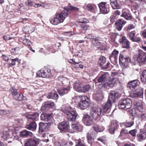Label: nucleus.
<instances>
[{
  "instance_id": "1",
  "label": "nucleus",
  "mask_w": 146,
  "mask_h": 146,
  "mask_svg": "<svg viewBox=\"0 0 146 146\" xmlns=\"http://www.w3.org/2000/svg\"><path fill=\"white\" fill-rule=\"evenodd\" d=\"M117 95V94L115 91H111L110 93L108 102L103 105V113H105L107 111L111 106L112 103L115 101Z\"/></svg>"
},
{
  "instance_id": "2",
  "label": "nucleus",
  "mask_w": 146,
  "mask_h": 146,
  "mask_svg": "<svg viewBox=\"0 0 146 146\" xmlns=\"http://www.w3.org/2000/svg\"><path fill=\"white\" fill-rule=\"evenodd\" d=\"M72 109L70 107L61 109L62 111L67 115L68 120L70 121H75L78 115L76 111L72 110Z\"/></svg>"
},
{
  "instance_id": "3",
  "label": "nucleus",
  "mask_w": 146,
  "mask_h": 146,
  "mask_svg": "<svg viewBox=\"0 0 146 146\" xmlns=\"http://www.w3.org/2000/svg\"><path fill=\"white\" fill-rule=\"evenodd\" d=\"M132 101L129 98L124 99L119 102L118 106L119 109H127L131 107Z\"/></svg>"
},
{
  "instance_id": "4",
  "label": "nucleus",
  "mask_w": 146,
  "mask_h": 146,
  "mask_svg": "<svg viewBox=\"0 0 146 146\" xmlns=\"http://www.w3.org/2000/svg\"><path fill=\"white\" fill-rule=\"evenodd\" d=\"M74 87L76 90L78 92H86L90 89V86L89 85H85L82 87V84L79 81L76 82L74 85Z\"/></svg>"
},
{
  "instance_id": "5",
  "label": "nucleus",
  "mask_w": 146,
  "mask_h": 146,
  "mask_svg": "<svg viewBox=\"0 0 146 146\" xmlns=\"http://www.w3.org/2000/svg\"><path fill=\"white\" fill-rule=\"evenodd\" d=\"M119 60L121 66L123 68L127 67L129 62H130L131 61L129 57L124 56L122 54H120Z\"/></svg>"
},
{
  "instance_id": "6",
  "label": "nucleus",
  "mask_w": 146,
  "mask_h": 146,
  "mask_svg": "<svg viewBox=\"0 0 146 146\" xmlns=\"http://www.w3.org/2000/svg\"><path fill=\"white\" fill-rule=\"evenodd\" d=\"M37 75L39 77H49L51 76L52 74L50 70L46 68L44 70L41 69L38 71L37 72Z\"/></svg>"
},
{
  "instance_id": "7",
  "label": "nucleus",
  "mask_w": 146,
  "mask_h": 146,
  "mask_svg": "<svg viewBox=\"0 0 146 146\" xmlns=\"http://www.w3.org/2000/svg\"><path fill=\"white\" fill-rule=\"evenodd\" d=\"M137 60L142 64H146V53L142 50H139Z\"/></svg>"
},
{
  "instance_id": "8",
  "label": "nucleus",
  "mask_w": 146,
  "mask_h": 146,
  "mask_svg": "<svg viewBox=\"0 0 146 146\" xmlns=\"http://www.w3.org/2000/svg\"><path fill=\"white\" fill-rule=\"evenodd\" d=\"M102 110L99 108H91L90 114L93 118L96 119L98 118L101 114Z\"/></svg>"
},
{
  "instance_id": "9",
  "label": "nucleus",
  "mask_w": 146,
  "mask_h": 146,
  "mask_svg": "<svg viewBox=\"0 0 146 146\" xmlns=\"http://www.w3.org/2000/svg\"><path fill=\"white\" fill-rule=\"evenodd\" d=\"M98 7L100 12L102 13L107 14L110 11L109 5L106 3L101 2L99 4Z\"/></svg>"
},
{
  "instance_id": "10",
  "label": "nucleus",
  "mask_w": 146,
  "mask_h": 146,
  "mask_svg": "<svg viewBox=\"0 0 146 146\" xmlns=\"http://www.w3.org/2000/svg\"><path fill=\"white\" fill-rule=\"evenodd\" d=\"M82 121L84 125L86 126H90L93 123L92 118L87 114L84 115Z\"/></svg>"
},
{
  "instance_id": "11",
  "label": "nucleus",
  "mask_w": 146,
  "mask_h": 146,
  "mask_svg": "<svg viewBox=\"0 0 146 146\" xmlns=\"http://www.w3.org/2000/svg\"><path fill=\"white\" fill-rule=\"evenodd\" d=\"M106 62V58L103 56H101L99 58L98 63L104 69H106L108 68L109 66L110 63L108 62L104 64Z\"/></svg>"
},
{
  "instance_id": "12",
  "label": "nucleus",
  "mask_w": 146,
  "mask_h": 146,
  "mask_svg": "<svg viewBox=\"0 0 146 146\" xmlns=\"http://www.w3.org/2000/svg\"><path fill=\"white\" fill-rule=\"evenodd\" d=\"M140 84L139 81L137 80H133L128 83V86L130 89L134 92L137 89V87Z\"/></svg>"
},
{
  "instance_id": "13",
  "label": "nucleus",
  "mask_w": 146,
  "mask_h": 146,
  "mask_svg": "<svg viewBox=\"0 0 146 146\" xmlns=\"http://www.w3.org/2000/svg\"><path fill=\"white\" fill-rule=\"evenodd\" d=\"M50 127L49 123L40 122L39 123V131L41 133L48 131Z\"/></svg>"
},
{
  "instance_id": "14",
  "label": "nucleus",
  "mask_w": 146,
  "mask_h": 146,
  "mask_svg": "<svg viewBox=\"0 0 146 146\" xmlns=\"http://www.w3.org/2000/svg\"><path fill=\"white\" fill-rule=\"evenodd\" d=\"M38 139L35 138L28 139L25 143V146H37Z\"/></svg>"
},
{
  "instance_id": "15",
  "label": "nucleus",
  "mask_w": 146,
  "mask_h": 146,
  "mask_svg": "<svg viewBox=\"0 0 146 146\" xmlns=\"http://www.w3.org/2000/svg\"><path fill=\"white\" fill-rule=\"evenodd\" d=\"M60 23L64 22L65 19L67 17L68 14L66 10L60 13H57L55 15Z\"/></svg>"
},
{
  "instance_id": "16",
  "label": "nucleus",
  "mask_w": 146,
  "mask_h": 146,
  "mask_svg": "<svg viewBox=\"0 0 146 146\" xmlns=\"http://www.w3.org/2000/svg\"><path fill=\"white\" fill-rule=\"evenodd\" d=\"M119 41L122 45L123 48H129V42L125 36H122L119 39Z\"/></svg>"
},
{
  "instance_id": "17",
  "label": "nucleus",
  "mask_w": 146,
  "mask_h": 146,
  "mask_svg": "<svg viewBox=\"0 0 146 146\" xmlns=\"http://www.w3.org/2000/svg\"><path fill=\"white\" fill-rule=\"evenodd\" d=\"M118 126V122L116 121L112 120L111 125L109 126V130L110 133L111 134H113Z\"/></svg>"
},
{
  "instance_id": "18",
  "label": "nucleus",
  "mask_w": 146,
  "mask_h": 146,
  "mask_svg": "<svg viewBox=\"0 0 146 146\" xmlns=\"http://www.w3.org/2000/svg\"><path fill=\"white\" fill-rule=\"evenodd\" d=\"M72 129L73 131L71 132V133H74L76 131H80L82 129V127L79 123H73L71 125Z\"/></svg>"
},
{
  "instance_id": "19",
  "label": "nucleus",
  "mask_w": 146,
  "mask_h": 146,
  "mask_svg": "<svg viewBox=\"0 0 146 146\" xmlns=\"http://www.w3.org/2000/svg\"><path fill=\"white\" fill-rule=\"evenodd\" d=\"M93 97L96 100L100 101L103 99V96L102 92L99 90L93 94Z\"/></svg>"
},
{
  "instance_id": "20",
  "label": "nucleus",
  "mask_w": 146,
  "mask_h": 146,
  "mask_svg": "<svg viewBox=\"0 0 146 146\" xmlns=\"http://www.w3.org/2000/svg\"><path fill=\"white\" fill-rule=\"evenodd\" d=\"M68 123L63 121L60 123L58 126V128L61 131H66L68 128Z\"/></svg>"
},
{
  "instance_id": "21",
  "label": "nucleus",
  "mask_w": 146,
  "mask_h": 146,
  "mask_svg": "<svg viewBox=\"0 0 146 146\" xmlns=\"http://www.w3.org/2000/svg\"><path fill=\"white\" fill-rule=\"evenodd\" d=\"M2 135V137L4 140H7L12 138L11 133L9 131H4Z\"/></svg>"
},
{
  "instance_id": "22",
  "label": "nucleus",
  "mask_w": 146,
  "mask_h": 146,
  "mask_svg": "<svg viewBox=\"0 0 146 146\" xmlns=\"http://www.w3.org/2000/svg\"><path fill=\"white\" fill-rule=\"evenodd\" d=\"M70 90V87L68 86L59 89L58 90V91L59 95L61 96H62L68 93Z\"/></svg>"
},
{
  "instance_id": "23",
  "label": "nucleus",
  "mask_w": 146,
  "mask_h": 146,
  "mask_svg": "<svg viewBox=\"0 0 146 146\" xmlns=\"http://www.w3.org/2000/svg\"><path fill=\"white\" fill-rule=\"evenodd\" d=\"M20 135L23 137H26L29 136H32L33 133L32 132L24 130L21 131L20 133Z\"/></svg>"
},
{
  "instance_id": "24",
  "label": "nucleus",
  "mask_w": 146,
  "mask_h": 146,
  "mask_svg": "<svg viewBox=\"0 0 146 146\" xmlns=\"http://www.w3.org/2000/svg\"><path fill=\"white\" fill-rule=\"evenodd\" d=\"M137 137L138 140L140 141L146 139V131H141L137 135Z\"/></svg>"
},
{
  "instance_id": "25",
  "label": "nucleus",
  "mask_w": 146,
  "mask_h": 146,
  "mask_svg": "<svg viewBox=\"0 0 146 146\" xmlns=\"http://www.w3.org/2000/svg\"><path fill=\"white\" fill-rule=\"evenodd\" d=\"M40 117L41 120L48 121L51 118V115L50 114L43 113L41 114Z\"/></svg>"
},
{
  "instance_id": "26",
  "label": "nucleus",
  "mask_w": 146,
  "mask_h": 146,
  "mask_svg": "<svg viewBox=\"0 0 146 146\" xmlns=\"http://www.w3.org/2000/svg\"><path fill=\"white\" fill-rule=\"evenodd\" d=\"M117 80V78H113L110 79L108 82L106 83V84L109 86L111 88L113 87L115 84Z\"/></svg>"
},
{
  "instance_id": "27",
  "label": "nucleus",
  "mask_w": 146,
  "mask_h": 146,
  "mask_svg": "<svg viewBox=\"0 0 146 146\" xmlns=\"http://www.w3.org/2000/svg\"><path fill=\"white\" fill-rule=\"evenodd\" d=\"M36 124L35 122H31L29 124L27 125L26 126V128L29 130L34 131L36 129Z\"/></svg>"
},
{
  "instance_id": "28",
  "label": "nucleus",
  "mask_w": 146,
  "mask_h": 146,
  "mask_svg": "<svg viewBox=\"0 0 146 146\" xmlns=\"http://www.w3.org/2000/svg\"><path fill=\"white\" fill-rule=\"evenodd\" d=\"M135 108L140 111L141 112L143 111V106L142 103L141 101L135 102L134 104Z\"/></svg>"
},
{
  "instance_id": "29",
  "label": "nucleus",
  "mask_w": 146,
  "mask_h": 146,
  "mask_svg": "<svg viewBox=\"0 0 146 146\" xmlns=\"http://www.w3.org/2000/svg\"><path fill=\"white\" fill-rule=\"evenodd\" d=\"M139 91L138 92L133 93L131 95V96L132 97H137L142 96L143 93V91L142 89L139 88Z\"/></svg>"
},
{
  "instance_id": "30",
  "label": "nucleus",
  "mask_w": 146,
  "mask_h": 146,
  "mask_svg": "<svg viewBox=\"0 0 146 146\" xmlns=\"http://www.w3.org/2000/svg\"><path fill=\"white\" fill-rule=\"evenodd\" d=\"M89 105V103L86 102H80L78 105V108L84 109Z\"/></svg>"
},
{
  "instance_id": "31",
  "label": "nucleus",
  "mask_w": 146,
  "mask_h": 146,
  "mask_svg": "<svg viewBox=\"0 0 146 146\" xmlns=\"http://www.w3.org/2000/svg\"><path fill=\"white\" fill-rule=\"evenodd\" d=\"M65 9L67 13L70 10L72 11H78L79 10L78 8L71 6L70 3L68 4V6L65 8Z\"/></svg>"
},
{
  "instance_id": "32",
  "label": "nucleus",
  "mask_w": 146,
  "mask_h": 146,
  "mask_svg": "<svg viewBox=\"0 0 146 146\" xmlns=\"http://www.w3.org/2000/svg\"><path fill=\"white\" fill-rule=\"evenodd\" d=\"M108 75L105 74L101 76L98 79V83H102L106 81Z\"/></svg>"
},
{
  "instance_id": "33",
  "label": "nucleus",
  "mask_w": 146,
  "mask_h": 146,
  "mask_svg": "<svg viewBox=\"0 0 146 146\" xmlns=\"http://www.w3.org/2000/svg\"><path fill=\"white\" fill-rule=\"evenodd\" d=\"M47 98L49 99L57 100L58 98V95L55 93H49L47 97Z\"/></svg>"
},
{
  "instance_id": "34",
  "label": "nucleus",
  "mask_w": 146,
  "mask_h": 146,
  "mask_svg": "<svg viewBox=\"0 0 146 146\" xmlns=\"http://www.w3.org/2000/svg\"><path fill=\"white\" fill-rule=\"evenodd\" d=\"M39 114L37 112H35L32 114H29L27 116V118L29 119L34 120L38 117Z\"/></svg>"
},
{
  "instance_id": "35",
  "label": "nucleus",
  "mask_w": 146,
  "mask_h": 146,
  "mask_svg": "<svg viewBox=\"0 0 146 146\" xmlns=\"http://www.w3.org/2000/svg\"><path fill=\"white\" fill-rule=\"evenodd\" d=\"M50 23L54 25H57L60 22L55 15V16L51 20H50Z\"/></svg>"
},
{
  "instance_id": "36",
  "label": "nucleus",
  "mask_w": 146,
  "mask_h": 146,
  "mask_svg": "<svg viewBox=\"0 0 146 146\" xmlns=\"http://www.w3.org/2000/svg\"><path fill=\"white\" fill-rule=\"evenodd\" d=\"M121 16L123 17L127 20H131L132 19V17L131 15L125 12L122 13Z\"/></svg>"
},
{
  "instance_id": "37",
  "label": "nucleus",
  "mask_w": 146,
  "mask_h": 146,
  "mask_svg": "<svg viewBox=\"0 0 146 146\" xmlns=\"http://www.w3.org/2000/svg\"><path fill=\"white\" fill-rule=\"evenodd\" d=\"M110 4L113 9L119 8V6L117 4L116 0H110Z\"/></svg>"
},
{
  "instance_id": "38",
  "label": "nucleus",
  "mask_w": 146,
  "mask_h": 146,
  "mask_svg": "<svg viewBox=\"0 0 146 146\" xmlns=\"http://www.w3.org/2000/svg\"><path fill=\"white\" fill-rule=\"evenodd\" d=\"M13 98L15 100H21L25 99V97H24L22 94L19 93L13 96Z\"/></svg>"
},
{
  "instance_id": "39",
  "label": "nucleus",
  "mask_w": 146,
  "mask_h": 146,
  "mask_svg": "<svg viewBox=\"0 0 146 146\" xmlns=\"http://www.w3.org/2000/svg\"><path fill=\"white\" fill-rule=\"evenodd\" d=\"M141 79L142 82L146 83V70H144L143 71L141 77Z\"/></svg>"
},
{
  "instance_id": "40",
  "label": "nucleus",
  "mask_w": 146,
  "mask_h": 146,
  "mask_svg": "<svg viewBox=\"0 0 146 146\" xmlns=\"http://www.w3.org/2000/svg\"><path fill=\"white\" fill-rule=\"evenodd\" d=\"M120 14V12L118 10H116L114 13L113 15L112 16L111 21H114V19H116L117 17V15H119Z\"/></svg>"
},
{
  "instance_id": "41",
  "label": "nucleus",
  "mask_w": 146,
  "mask_h": 146,
  "mask_svg": "<svg viewBox=\"0 0 146 146\" xmlns=\"http://www.w3.org/2000/svg\"><path fill=\"white\" fill-rule=\"evenodd\" d=\"M12 62L11 63H9L8 64L9 66L10 67H11L15 65V62H19V59L17 58L15 59H11Z\"/></svg>"
},
{
  "instance_id": "42",
  "label": "nucleus",
  "mask_w": 146,
  "mask_h": 146,
  "mask_svg": "<svg viewBox=\"0 0 146 146\" xmlns=\"http://www.w3.org/2000/svg\"><path fill=\"white\" fill-rule=\"evenodd\" d=\"M133 124L134 121L133 120H132L130 121L124 123V125L126 127H129L133 125Z\"/></svg>"
},
{
  "instance_id": "43",
  "label": "nucleus",
  "mask_w": 146,
  "mask_h": 146,
  "mask_svg": "<svg viewBox=\"0 0 146 146\" xmlns=\"http://www.w3.org/2000/svg\"><path fill=\"white\" fill-rule=\"evenodd\" d=\"M9 91L11 93L13 97L18 93L17 90L14 87H11L9 89Z\"/></svg>"
},
{
  "instance_id": "44",
  "label": "nucleus",
  "mask_w": 146,
  "mask_h": 146,
  "mask_svg": "<svg viewBox=\"0 0 146 146\" xmlns=\"http://www.w3.org/2000/svg\"><path fill=\"white\" fill-rule=\"evenodd\" d=\"M95 5L93 4H88L87 5L88 9L90 11H93L94 9Z\"/></svg>"
},
{
  "instance_id": "45",
  "label": "nucleus",
  "mask_w": 146,
  "mask_h": 146,
  "mask_svg": "<svg viewBox=\"0 0 146 146\" xmlns=\"http://www.w3.org/2000/svg\"><path fill=\"white\" fill-rule=\"evenodd\" d=\"M118 54V51L115 50H114L112 52L111 55H110V59L112 57H113L115 59L116 55Z\"/></svg>"
},
{
  "instance_id": "46",
  "label": "nucleus",
  "mask_w": 146,
  "mask_h": 146,
  "mask_svg": "<svg viewBox=\"0 0 146 146\" xmlns=\"http://www.w3.org/2000/svg\"><path fill=\"white\" fill-rule=\"evenodd\" d=\"M46 103L47 104L48 108H53L55 107V104L53 102H50L48 101L46 102Z\"/></svg>"
},
{
  "instance_id": "47",
  "label": "nucleus",
  "mask_w": 146,
  "mask_h": 146,
  "mask_svg": "<svg viewBox=\"0 0 146 146\" xmlns=\"http://www.w3.org/2000/svg\"><path fill=\"white\" fill-rule=\"evenodd\" d=\"M87 138L88 143L90 144H91L92 142L93 139L91 134L89 133H88L87 135Z\"/></svg>"
},
{
  "instance_id": "48",
  "label": "nucleus",
  "mask_w": 146,
  "mask_h": 146,
  "mask_svg": "<svg viewBox=\"0 0 146 146\" xmlns=\"http://www.w3.org/2000/svg\"><path fill=\"white\" fill-rule=\"evenodd\" d=\"M74 59H72V60L73 62V63L69 62L70 63L72 64V66L75 68H79V62H76L74 61Z\"/></svg>"
},
{
  "instance_id": "49",
  "label": "nucleus",
  "mask_w": 146,
  "mask_h": 146,
  "mask_svg": "<svg viewBox=\"0 0 146 146\" xmlns=\"http://www.w3.org/2000/svg\"><path fill=\"white\" fill-rule=\"evenodd\" d=\"M81 98V101L80 102H88L89 99L88 98L85 96H80Z\"/></svg>"
},
{
  "instance_id": "50",
  "label": "nucleus",
  "mask_w": 146,
  "mask_h": 146,
  "mask_svg": "<svg viewBox=\"0 0 146 146\" xmlns=\"http://www.w3.org/2000/svg\"><path fill=\"white\" fill-rule=\"evenodd\" d=\"M129 133L128 131L126 129H122L120 132V134L121 135H124Z\"/></svg>"
},
{
  "instance_id": "51",
  "label": "nucleus",
  "mask_w": 146,
  "mask_h": 146,
  "mask_svg": "<svg viewBox=\"0 0 146 146\" xmlns=\"http://www.w3.org/2000/svg\"><path fill=\"white\" fill-rule=\"evenodd\" d=\"M92 42L93 44L95 46H99L100 45V42L98 40L96 39L95 38L92 40Z\"/></svg>"
},
{
  "instance_id": "52",
  "label": "nucleus",
  "mask_w": 146,
  "mask_h": 146,
  "mask_svg": "<svg viewBox=\"0 0 146 146\" xmlns=\"http://www.w3.org/2000/svg\"><path fill=\"white\" fill-rule=\"evenodd\" d=\"M93 127L94 129L96 132H100L102 131L101 129L97 125H94Z\"/></svg>"
},
{
  "instance_id": "53",
  "label": "nucleus",
  "mask_w": 146,
  "mask_h": 146,
  "mask_svg": "<svg viewBox=\"0 0 146 146\" xmlns=\"http://www.w3.org/2000/svg\"><path fill=\"white\" fill-rule=\"evenodd\" d=\"M23 43L25 45H30L31 44V42L29 40L25 39L23 40Z\"/></svg>"
},
{
  "instance_id": "54",
  "label": "nucleus",
  "mask_w": 146,
  "mask_h": 146,
  "mask_svg": "<svg viewBox=\"0 0 146 146\" xmlns=\"http://www.w3.org/2000/svg\"><path fill=\"white\" fill-rule=\"evenodd\" d=\"M136 133L137 131L135 129L131 130L129 132V133L133 137H135L136 136Z\"/></svg>"
},
{
  "instance_id": "55",
  "label": "nucleus",
  "mask_w": 146,
  "mask_h": 146,
  "mask_svg": "<svg viewBox=\"0 0 146 146\" xmlns=\"http://www.w3.org/2000/svg\"><path fill=\"white\" fill-rule=\"evenodd\" d=\"M115 24L116 26V29L119 31H121L123 27V26L117 22Z\"/></svg>"
},
{
  "instance_id": "56",
  "label": "nucleus",
  "mask_w": 146,
  "mask_h": 146,
  "mask_svg": "<svg viewBox=\"0 0 146 146\" xmlns=\"http://www.w3.org/2000/svg\"><path fill=\"white\" fill-rule=\"evenodd\" d=\"M135 33H134V32L133 31L129 33V36L130 38L132 40H133L134 39V38L135 37H134L135 35Z\"/></svg>"
},
{
  "instance_id": "57",
  "label": "nucleus",
  "mask_w": 146,
  "mask_h": 146,
  "mask_svg": "<svg viewBox=\"0 0 146 146\" xmlns=\"http://www.w3.org/2000/svg\"><path fill=\"white\" fill-rule=\"evenodd\" d=\"M26 29L28 30V32L29 33H31L34 31V29L33 27H26Z\"/></svg>"
},
{
  "instance_id": "58",
  "label": "nucleus",
  "mask_w": 146,
  "mask_h": 146,
  "mask_svg": "<svg viewBox=\"0 0 146 146\" xmlns=\"http://www.w3.org/2000/svg\"><path fill=\"white\" fill-rule=\"evenodd\" d=\"M117 23L121 25L122 26L126 23V21L122 19H119L117 22Z\"/></svg>"
},
{
  "instance_id": "59",
  "label": "nucleus",
  "mask_w": 146,
  "mask_h": 146,
  "mask_svg": "<svg viewBox=\"0 0 146 146\" xmlns=\"http://www.w3.org/2000/svg\"><path fill=\"white\" fill-rule=\"evenodd\" d=\"M85 38H87L89 39H92L93 40L95 39V36H94L92 34H91L87 35L85 37Z\"/></svg>"
},
{
  "instance_id": "60",
  "label": "nucleus",
  "mask_w": 146,
  "mask_h": 146,
  "mask_svg": "<svg viewBox=\"0 0 146 146\" xmlns=\"http://www.w3.org/2000/svg\"><path fill=\"white\" fill-rule=\"evenodd\" d=\"M25 3L26 5H27L29 7H31L33 6L34 5L33 2L31 1L28 0L27 1L25 2Z\"/></svg>"
},
{
  "instance_id": "61",
  "label": "nucleus",
  "mask_w": 146,
  "mask_h": 146,
  "mask_svg": "<svg viewBox=\"0 0 146 146\" xmlns=\"http://www.w3.org/2000/svg\"><path fill=\"white\" fill-rule=\"evenodd\" d=\"M88 21L84 18L79 19L78 22L82 23H85L88 22Z\"/></svg>"
},
{
  "instance_id": "62",
  "label": "nucleus",
  "mask_w": 146,
  "mask_h": 146,
  "mask_svg": "<svg viewBox=\"0 0 146 146\" xmlns=\"http://www.w3.org/2000/svg\"><path fill=\"white\" fill-rule=\"evenodd\" d=\"M83 51L80 50L76 52L75 53V54L80 57H81L83 56Z\"/></svg>"
},
{
  "instance_id": "63",
  "label": "nucleus",
  "mask_w": 146,
  "mask_h": 146,
  "mask_svg": "<svg viewBox=\"0 0 146 146\" xmlns=\"http://www.w3.org/2000/svg\"><path fill=\"white\" fill-rule=\"evenodd\" d=\"M9 111L6 110H0V114L2 116L9 113Z\"/></svg>"
},
{
  "instance_id": "64",
  "label": "nucleus",
  "mask_w": 146,
  "mask_h": 146,
  "mask_svg": "<svg viewBox=\"0 0 146 146\" xmlns=\"http://www.w3.org/2000/svg\"><path fill=\"white\" fill-rule=\"evenodd\" d=\"M47 104L46 102L45 103L44 105L42 106L41 108V110L42 111H44L46 110L47 108Z\"/></svg>"
}]
</instances>
